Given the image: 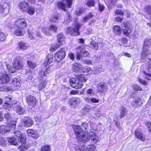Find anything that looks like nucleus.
I'll return each mask as SVG.
<instances>
[{
  "label": "nucleus",
  "mask_w": 151,
  "mask_h": 151,
  "mask_svg": "<svg viewBox=\"0 0 151 151\" xmlns=\"http://www.w3.org/2000/svg\"><path fill=\"white\" fill-rule=\"evenodd\" d=\"M73 128L77 139L80 142H86L89 140V138L85 134V131L84 129L87 130L88 126L85 123H83L81 127L73 125Z\"/></svg>",
  "instance_id": "f257e3e1"
},
{
  "label": "nucleus",
  "mask_w": 151,
  "mask_h": 151,
  "mask_svg": "<svg viewBox=\"0 0 151 151\" xmlns=\"http://www.w3.org/2000/svg\"><path fill=\"white\" fill-rule=\"evenodd\" d=\"M16 124V121H12L8 122L6 126L1 125L0 126V133L5 134L9 132L11 129H13L15 128Z\"/></svg>",
  "instance_id": "f03ea898"
},
{
  "label": "nucleus",
  "mask_w": 151,
  "mask_h": 151,
  "mask_svg": "<svg viewBox=\"0 0 151 151\" xmlns=\"http://www.w3.org/2000/svg\"><path fill=\"white\" fill-rule=\"evenodd\" d=\"M81 25L77 22L74 24V28L69 27L68 28L67 32L72 36H77L80 34L79 29Z\"/></svg>",
  "instance_id": "7ed1b4c3"
},
{
  "label": "nucleus",
  "mask_w": 151,
  "mask_h": 151,
  "mask_svg": "<svg viewBox=\"0 0 151 151\" xmlns=\"http://www.w3.org/2000/svg\"><path fill=\"white\" fill-rule=\"evenodd\" d=\"M77 58L80 60L83 57H88L89 53L83 47V46H79L76 48Z\"/></svg>",
  "instance_id": "20e7f679"
},
{
  "label": "nucleus",
  "mask_w": 151,
  "mask_h": 151,
  "mask_svg": "<svg viewBox=\"0 0 151 151\" xmlns=\"http://www.w3.org/2000/svg\"><path fill=\"white\" fill-rule=\"evenodd\" d=\"M22 58L19 56H17L14 60L13 66L15 70H19L23 66V63L21 60Z\"/></svg>",
  "instance_id": "39448f33"
},
{
  "label": "nucleus",
  "mask_w": 151,
  "mask_h": 151,
  "mask_svg": "<svg viewBox=\"0 0 151 151\" xmlns=\"http://www.w3.org/2000/svg\"><path fill=\"white\" fill-rule=\"evenodd\" d=\"M65 49L60 48L55 53V58L56 60L59 62L65 58Z\"/></svg>",
  "instance_id": "423d86ee"
},
{
  "label": "nucleus",
  "mask_w": 151,
  "mask_h": 151,
  "mask_svg": "<svg viewBox=\"0 0 151 151\" xmlns=\"http://www.w3.org/2000/svg\"><path fill=\"white\" fill-rule=\"evenodd\" d=\"M70 82L71 86L77 89L81 88L83 85V84L81 82L74 78L70 79Z\"/></svg>",
  "instance_id": "0eeeda50"
},
{
  "label": "nucleus",
  "mask_w": 151,
  "mask_h": 151,
  "mask_svg": "<svg viewBox=\"0 0 151 151\" xmlns=\"http://www.w3.org/2000/svg\"><path fill=\"white\" fill-rule=\"evenodd\" d=\"M72 2V0H63L62 1L58 2V6L65 11V8L70 6Z\"/></svg>",
  "instance_id": "6e6552de"
},
{
  "label": "nucleus",
  "mask_w": 151,
  "mask_h": 151,
  "mask_svg": "<svg viewBox=\"0 0 151 151\" xmlns=\"http://www.w3.org/2000/svg\"><path fill=\"white\" fill-rule=\"evenodd\" d=\"M57 39L59 44H57L55 46H51L50 49V50L55 51L59 48L63 44L62 42L64 41L65 37L62 33H60L57 36Z\"/></svg>",
  "instance_id": "1a4fd4ad"
},
{
  "label": "nucleus",
  "mask_w": 151,
  "mask_h": 151,
  "mask_svg": "<svg viewBox=\"0 0 151 151\" xmlns=\"http://www.w3.org/2000/svg\"><path fill=\"white\" fill-rule=\"evenodd\" d=\"M15 24L18 28L21 29H23L27 26L26 21L23 18L15 20Z\"/></svg>",
  "instance_id": "9d476101"
},
{
  "label": "nucleus",
  "mask_w": 151,
  "mask_h": 151,
  "mask_svg": "<svg viewBox=\"0 0 151 151\" xmlns=\"http://www.w3.org/2000/svg\"><path fill=\"white\" fill-rule=\"evenodd\" d=\"M13 107L17 112L19 115L23 114L25 111V109L22 107L19 103L17 102H14Z\"/></svg>",
  "instance_id": "9b49d317"
},
{
  "label": "nucleus",
  "mask_w": 151,
  "mask_h": 151,
  "mask_svg": "<svg viewBox=\"0 0 151 151\" xmlns=\"http://www.w3.org/2000/svg\"><path fill=\"white\" fill-rule=\"evenodd\" d=\"M27 103L29 106L32 108L35 105L36 102V99L35 97L31 95L27 96L26 98Z\"/></svg>",
  "instance_id": "f8f14e48"
},
{
  "label": "nucleus",
  "mask_w": 151,
  "mask_h": 151,
  "mask_svg": "<svg viewBox=\"0 0 151 151\" xmlns=\"http://www.w3.org/2000/svg\"><path fill=\"white\" fill-rule=\"evenodd\" d=\"M0 78V83L5 84L9 83L10 78L8 75L6 74V72L4 73H1Z\"/></svg>",
  "instance_id": "ddd939ff"
},
{
  "label": "nucleus",
  "mask_w": 151,
  "mask_h": 151,
  "mask_svg": "<svg viewBox=\"0 0 151 151\" xmlns=\"http://www.w3.org/2000/svg\"><path fill=\"white\" fill-rule=\"evenodd\" d=\"M15 136L18 137V141L21 144L25 143L26 142V138L19 131L14 132Z\"/></svg>",
  "instance_id": "4468645a"
},
{
  "label": "nucleus",
  "mask_w": 151,
  "mask_h": 151,
  "mask_svg": "<svg viewBox=\"0 0 151 151\" xmlns=\"http://www.w3.org/2000/svg\"><path fill=\"white\" fill-rule=\"evenodd\" d=\"M97 88L98 91L101 93L106 91L108 88L106 84L103 82L99 83L97 85Z\"/></svg>",
  "instance_id": "2eb2a0df"
},
{
  "label": "nucleus",
  "mask_w": 151,
  "mask_h": 151,
  "mask_svg": "<svg viewBox=\"0 0 151 151\" xmlns=\"http://www.w3.org/2000/svg\"><path fill=\"white\" fill-rule=\"evenodd\" d=\"M69 101L70 104L74 107L76 106L79 104L81 101L80 99L78 97H73L69 99Z\"/></svg>",
  "instance_id": "dca6fc26"
},
{
  "label": "nucleus",
  "mask_w": 151,
  "mask_h": 151,
  "mask_svg": "<svg viewBox=\"0 0 151 151\" xmlns=\"http://www.w3.org/2000/svg\"><path fill=\"white\" fill-rule=\"evenodd\" d=\"M27 133L28 136L32 137L34 139H36L39 137L38 132L32 129H28Z\"/></svg>",
  "instance_id": "f3484780"
},
{
  "label": "nucleus",
  "mask_w": 151,
  "mask_h": 151,
  "mask_svg": "<svg viewBox=\"0 0 151 151\" xmlns=\"http://www.w3.org/2000/svg\"><path fill=\"white\" fill-rule=\"evenodd\" d=\"M28 47V45L27 43L21 41L18 42L17 48L18 50H23L27 49Z\"/></svg>",
  "instance_id": "a211bd4d"
},
{
  "label": "nucleus",
  "mask_w": 151,
  "mask_h": 151,
  "mask_svg": "<svg viewBox=\"0 0 151 151\" xmlns=\"http://www.w3.org/2000/svg\"><path fill=\"white\" fill-rule=\"evenodd\" d=\"M72 68L75 72L81 73L82 65L79 63H75L73 64Z\"/></svg>",
  "instance_id": "6ab92c4d"
},
{
  "label": "nucleus",
  "mask_w": 151,
  "mask_h": 151,
  "mask_svg": "<svg viewBox=\"0 0 151 151\" xmlns=\"http://www.w3.org/2000/svg\"><path fill=\"white\" fill-rule=\"evenodd\" d=\"M96 148L93 145H89L88 146L87 149H85V147L83 146L81 148L79 149L76 148V151H96Z\"/></svg>",
  "instance_id": "aec40b11"
},
{
  "label": "nucleus",
  "mask_w": 151,
  "mask_h": 151,
  "mask_svg": "<svg viewBox=\"0 0 151 151\" xmlns=\"http://www.w3.org/2000/svg\"><path fill=\"white\" fill-rule=\"evenodd\" d=\"M33 124V122L29 117H27L23 119V125L25 127H29Z\"/></svg>",
  "instance_id": "412c9836"
},
{
  "label": "nucleus",
  "mask_w": 151,
  "mask_h": 151,
  "mask_svg": "<svg viewBox=\"0 0 151 151\" xmlns=\"http://www.w3.org/2000/svg\"><path fill=\"white\" fill-rule=\"evenodd\" d=\"M134 134L136 137L137 138L144 141L145 140V136L141 132V130L139 129H137L135 130Z\"/></svg>",
  "instance_id": "4be33fe9"
},
{
  "label": "nucleus",
  "mask_w": 151,
  "mask_h": 151,
  "mask_svg": "<svg viewBox=\"0 0 151 151\" xmlns=\"http://www.w3.org/2000/svg\"><path fill=\"white\" fill-rule=\"evenodd\" d=\"M29 6V4L25 2H21L19 5L20 10L21 11L25 12H26Z\"/></svg>",
  "instance_id": "5701e85b"
},
{
  "label": "nucleus",
  "mask_w": 151,
  "mask_h": 151,
  "mask_svg": "<svg viewBox=\"0 0 151 151\" xmlns=\"http://www.w3.org/2000/svg\"><path fill=\"white\" fill-rule=\"evenodd\" d=\"M36 9L35 7L29 5L26 12L30 16L33 15L35 13Z\"/></svg>",
  "instance_id": "b1692460"
},
{
  "label": "nucleus",
  "mask_w": 151,
  "mask_h": 151,
  "mask_svg": "<svg viewBox=\"0 0 151 151\" xmlns=\"http://www.w3.org/2000/svg\"><path fill=\"white\" fill-rule=\"evenodd\" d=\"M150 54V52L147 48L143 47V49L141 54V57L142 59H144L146 58L148 55Z\"/></svg>",
  "instance_id": "393cba45"
},
{
  "label": "nucleus",
  "mask_w": 151,
  "mask_h": 151,
  "mask_svg": "<svg viewBox=\"0 0 151 151\" xmlns=\"http://www.w3.org/2000/svg\"><path fill=\"white\" fill-rule=\"evenodd\" d=\"M113 30L114 34L115 35H119L121 34V28L119 26H114L113 27Z\"/></svg>",
  "instance_id": "a878e982"
},
{
  "label": "nucleus",
  "mask_w": 151,
  "mask_h": 151,
  "mask_svg": "<svg viewBox=\"0 0 151 151\" xmlns=\"http://www.w3.org/2000/svg\"><path fill=\"white\" fill-rule=\"evenodd\" d=\"M47 61H45L44 62L45 65H49L52 62L53 60V55L52 54H49L48 55L47 57Z\"/></svg>",
  "instance_id": "bb28decb"
},
{
  "label": "nucleus",
  "mask_w": 151,
  "mask_h": 151,
  "mask_svg": "<svg viewBox=\"0 0 151 151\" xmlns=\"http://www.w3.org/2000/svg\"><path fill=\"white\" fill-rule=\"evenodd\" d=\"M14 101L13 103L12 104L5 102L3 105V108L4 109H6L9 110L12 107L13 108V104H14Z\"/></svg>",
  "instance_id": "cd10ccee"
},
{
  "label": "nucleus",
  "mask_w": 151,
  "mask_h": 151,
  "mask_svg": "<svg viewBox=\"0 0 151 151\" xmlns=\"http://www.w3.org/2000/svg\"><path fill=\"white\" fill-rule=\"evenodd\" d=\"M19 80L18 78H15L13 79L12 81V84L14 86H16L17 88L20 86Z\"/></svg>",
  "instance_id": "c85d7f7f"
},
{
  "label": "nucleus",
  "mask_w": 151,
  "mask_h": 151,
  "mask_svg": "<svg viewBox=\"0 0 151 151\" xmlns=\"http://www.w3.org/2000/svg\"><path fill=\"white\" fill-rule=\"evenodd\" d=\"M104 71V69L101 66H99L94 68V73L95 74H98Z\"/></svg>",
  "instance_id": "c756f323"
},
{
  "label": "nucleus",
  "mask_w": 151,
  "mask_h": 151,
  "mask_svg": "<svg viewBox=\"0 0 151 151\" xmlns=\"http://www.w3.org/2000/svg\"><path fill=\"white\" fill-rule=\"evenodd\" d=\"M87 136L89 138V139H90L91 138V139L92 141H93V142L94 143H96L99 141V138L96 135L94 134H90V138Z\"/></svg>",
  "instance_id": "7c9ffc66"
},
{
  "label": "nucleus",
  "mask_w": 151,
  "mask_h": 151,
  "mask_svg": "<svg viewBox=\"0 0 151 151\" xmlns=\"http://www.w3.org/2000/svg\"><path fill=\"white\" fill-rule=\"evenodd\" d=\"M22 30L23 29L19 28L16 29L14 32V34L17 36H22L24 33Z\"/></svg>",
  "instance_id": "2f4dec72"
},
{
  "label": "nucleus",
  "mask_w": 151,
  "mask_h": 151,
  "mask_svg": "<svg viewBox=\"0 0 151 151\" xmlns=\"http://www.w3.org/2000/svg\"><path fill=\"white\" fill-rule=\"evenodd\" d=\"M47 82L45 80L42 81L38 86V88L39 90H41L45 88L46 86Z\"/></svg>",
  "instance_id": "473e14b6"
},
{
  "label": "nucleus",
  "mask_w": 151,
  "mask_h": 151,
  "mask_svg": "<svg viewBox=\"0 0 151 151\" xmlns=\"http://www.w3.org/2000/svg\"><path fill=\"white\" fill-rule=\"evenodd\" d=\"M151 45V39H146L144 42L143 47L147 48V47Z\"/></svg>",
  "instance_id": "72a5a7b5"
},
{
  "label": "nucleus",
  "mask_w": 151,
  "mask_h": 151,
  "mask_svg": "<svg viewBox=\"0 0 151 151\" xmlns=\"http://www.w3.org/2000/svg\"><path fill=\"white\" fill-rule=\"evenodd\" d=\"M127 110L125 108L122 107L121 108L120 110V116L121 118L124 117L127 114Z\"/></svg>",
  "instance_id": "f704fd0d"
},
{
  "label": "nucleus",
  "mask_w": 151,
  "mask_h": 151,
  "mask_svg": "<svg viewBox=\"0 0 151 151\" xmlns=\"http://www.w3.org/2000/svg\"><path fill=\"white\" fill-rule=\"evenodd\" d=\"M8 142L11 145H17V142L14 137L8 138Z\"/></svg>",
  "instance_id": "c9c22d12"
},
{
  "label": "nucleus",
  "mask_w": 151,
  "mask_h": 151,
  "mask_svg": "<svg viewBox=\"0 0 151 151\" xmlns=\"http://www.w3.org/2000/svg\"><path fill=\"white\" fill-rule=\"evenodd\" d=\"M27 63L28 66L32 69H34L36 66V64L30 60L27 61Z\"/></svg>",
  "instance_id": "e433bc0d"
},
{
  "label": "nucleus",
  "mask_w": 151,
  "mask_h": 151,
  "mask_svg": "<svg viewBox=\"0 0 151 151\" xmlns=\"http://www.w3.org/2000/svg\"><path fill=\"white\" fill-rule=\"evenodd\" d=\"M123 34L126 36H128L132 31L129 27H127L126 28H123Z\"/></svg>",
  "instance_id": "4c0bfd02"
},
{
  "label": "nucleus",
  "mask_w": 151,
  "mask_h": 151,
  "mask_svg": "<svg viewBox=\"0 0 151 151\" xmlns=\"http://www.w3.org/2000/svg\"><path fill=\"white\" fill-rule=\"evenodd\" d=\"M133 101L135 104L138 106H140L142 105V101L139 98L135 99Z\"/></svg>",
  "instance_id": "58836bf2"
},
{
  "label": "nucleus",
  "mask_w": 151,
  "mask_h": 151,
  "mask_svg": "<svg viewBox=\"0 0 151 151\" xmlns=\"http://www.w3.org/2000/svg\"><path fill=\"white\" fill-rule=\"evenodd\" d=\"M49 28L52 32H55L57 31L58 27L55 25H51L49 26Z\"/></svg>",
  "instance_id": "ea45409f"
},
{
  "label": "nucleus",
  "mask_w": 151,
  "mask_h": 151,
  "mask_svg": "<svg viewBox=\"0 0 151 151\" xmlns=\"http://www.w3.org/2000/svg\"><path fill=\"white\" fill-rule=\"evenodd\" d=\"M71 14L70 12H68L66 15V16L68 17V19L67 20H65L64 23L65 24H68L70 23L71 20V17L70 16Z\"/></svg>",
  "instance_id": "a19ab883"
},
{
  "label": "nucleus",
  "mask_w": 151,
  "mask_h": 151,
  "mask_svg": "<svg viewBox=\"0 0 151 151\" xmlns=\"http://www.w3.org/2000/svg\"><path fill=\"white\" fill-rule=\"evenodd\" d=\"M6 68L8 71L11 73H14L16 70L14 68H13L12 66L9 64H6Z\"/></svg>",
  "instance_id": "79ce46f5"
},
{
  "label": "nucleus",
  "mask_w": 151,
  "mask_h": 151,
  "mask_svg": "<svg viewBox=\"0 0 151 151\" xmlns=\"http://www.w3.org/2000/svg\"><path fill=\"white\" fill-rule=\"evenodd\" d=\"M42 32L46 35L50 36L52 35V32L50 30H49V28H44L43 29Z\"/></svg>",
  "instance_id": "37998d69"
},
{
  "label": "nucleus",
  "mask_w": 151,
  "mask_h": 151,
  "mask_svg": "<svg viewBox=\"0 0 151 151\" xmlns=\"http://www.w3.org/2000/svg\"><path fill=\"white\" fill-rule=\"evenodd\" d=\"M91 44L92 48L95 50H97L98 49V45L97 43L95 41H92L91 42Z\"/></svg>",
  "instance_id": "c03bdc74"
},
{
  "label": "nucleus",
  "mask_w": 151,
  "mask_h": 151,
  "mask_svg": "<svg viewBox=\"0 0 151 151\" xmlns=\"http://www.w3.org/2000/svg\"><path fill=\"white\" fill-rule=\"evenodd\" d=\"M91 71V68L88 67H87L86 68H83L82 66V73H87Z\"/></svg>",
  "instance_id": "a18cd8bd"
},
{
  "label": "nucleus",
  "mask_w": 151,
  "mask_h": 151,
  "mask_svg": "<svg viewBox=\"0 0 151 151\" xmlns=\"http://www.w3.org/2000/svg\"><path fill=\"white\" fill-rule=\"evenodd\" d=\"M58 19L59 17L58 15H54L50 18V20L52 22H56Z\"/></svg>",
  "instance_id": "49530a36"
},
{
  "label": "nucleus",
  "mask_w": 151,
  "mask_h": 151,
  "mask_svg": "<svg viewBox=\"0 0 151 151\" xmlns=\"http://www.w3.org/2000/svg\"><path fill=\"white\" fill-rule=\"evenodd\" d=\"M84 99H88V101L89 102L91 101L92 103H98L99 102V101L98 99H96V98H90L85 97Z\"/></svg>",
  "instance_id": "de8ad7c7"
},
{
  "label": "nucleus",
  "mask_w": 151,
  "mask_h": 151,
  "mask_svg": "<svg viewBox=\"0 0 151 151\" xmlns=\"http://www.w3.org/2000/svg\"><path fill=\"white\" fill-rule=\"evenodd\" d=\"M77 79L82 83L85 82L87 80V79L85 78L83 75H82L80 76Z\"/></svg>",
  "instance_id": "09e8293b"
},
{
  "label": "nucleus",
  "mask_w": 151,
  "mask_h": 151,
  "mask_svg": "<svg viewBox=\"0 0 151 151\" xmlns=\"http://www.w3.org/2000/svg\"><path fill=\"white\" fill-rule=\"evenodd\" d=\"M50 146L45 145L42 147L41 151H50Z\"/></svg>",
  "instance_id": "8fccbe9b"
},
{
  "label": "nucleus",
  "mask_w": 151,
  "mask_h": 151,
  "mask_svg": "<svg viewBox=\"0 0 151 151\" xmlns=\"http://www.w3.org/2000/svg\"><path fill=\"white\" fill-rule=\"evenodd\" d=\"M144 74L145 77L147 79L150 80L151 79V74L147 73V72L145 71H143L142 72Z\"/></svg>",
  "instance_id": "3c124183"
},
{
  "label": "nucleus",
  "mask_w": 151,
  "mask_h": 151,
  "mask_svg": "<svg viewBox=\"0 0 151 151\" xmlns=\"http://www.w3.org/2000/svg\"><path fill=\"white\" fill-rule=\"evenodd\" d=\"M86 4L88 6L91 7L94 6L95 4L93 0H88Z\"/></svg>",
  "instance_id": "603ef678"
},
{
  "label": "nucleus",
  "mask_w": 151,
  "mask_h": 151,
  "mask_svg": "<svg viewBox=\"0 0 151 151\" xmlns=\"http://www.w3.org/2000/svg\"><path fill=\"white\" fill-rule=\"evenodd\" d=\"M146 12L149 15H151V6H147L145 8Z\"/></svg>",
  "instance_id": "864d4df0"
},
{
  "label": "nucleus",
  "mask_w": 151,
  "mask_h": 151,
  "mask_svg": "<svg viewBox=\"0 0 151 151\" xmlns=\"http://www.w3.org/2000/svg\"><path fill=\"white\" fill-rule=\"evenodd\" d=\"M12 101V97L10 96L6 97L5 98V102H7V103L11 104L13 103V102H11Z\"/></svg>",
  "instance_id": "5fc2aeb1"
},
{
  "label": "nucleus",
  "mask_w": 151,
  "mask_h": 151,
  "mask_svg": "<svg viewBox=\"0 0 151 151\" xmlns=\"http://www.w3.org/2000/svg\"><path fill=\"white\" fill-rule=\"evenodd\" d=\"M115 15H120L123 16L124 15L123 12L121 10L116 9L114 12Z\"/></svg>",
  "instance_id": "6e6d98bb"
},
{
  "label": "nucleus",
  "mask_w": 151,
  "mask_h": 151,
  "mask_svg": "<svg viewBox=\"0 0 151 151\" xmlns=\"http://www.w3.org/2000/svg\"><path fill=\"white\" fill-rule=\"evenodd\" d=\"M6 4H4L3 5L0 4V13H4L6 9V7L5 6Z\"/></svg>",
  "instance_id": "4d7b16f0"
},
{
  "label": "nucleus",
  "mask_w": 151,
  "mask_h": 151,
  "mask_svg": "<svg viewBox=\"0 0 151 151\" xmlns=\"http://www.w3.org/2000/svg\"><path fill=\"white\" fill-rule=\"evenodd\" d=\"M86 93L87 94L92 96L94 95V92L93 89L90 88L87 90Z\"/></svg>",
  "instance_id": "13d9d810"
},
{
  "label": "nucleus",
  "mask_w": 151,
  "mask_h": 151,
  "mask_svg": "<svg viewBox=\"0 0 151 151\" xmlns=\"http://www.w3.org/2000/svg\"><path fill=\"white\" fill-rule=\"evenodd\" d=\"M149 60L148 63V65L147 67V70L149 72H151V58L148 59Z\"/></svg>",
  "instance_id": "bf43d9fd"
},
{
  "label": "nucleus",
  "mask_w": 151,
  "mask_h": 151,
  "mask_svg": "<svg viewBox=\"0 0 151 151\" xmlns=\"http://www.w3.org/2000/svg\"><path fill=\"white\" fill-rule=\"evenodd\" d=\"M1 89H3L2 90V91L6 92L11 91L13 89L10 86L4 87L3 88H1Z\"/></svg>",
  "instance_id": "052dcab7"
},
{
  "label": "nucleus",
  "mask_w": 151,
  "mask_h": 151,
  "mask_svg": "<svg viewBox=\"0 0 151 151\" xmlns=\"http://www.w3.org/2000/svg\"><path fill=\"white\" fill-rule=\"evenodd\" d=\"M98 6V8L99 11L102 12L104 9L105 7L103 4L99 3Z\"/></svg>",
  "instance_id": "680f3d73"
},
{
  "label": "nucleus",
  "mask_w": 151,
  "mask_h": 151,
  "mask_svg": "<svg viewBox=\"0 0 151 151\" xmlns=\"http://www.w3.org/2000/svg\"><path fill=\"white\" fill-rule=\"evenodd\" d=\"M6 39V36L4 33L0 32V40L1 41H4Z\"/></svg>",
  "instance_id": "e2e57ef3"
},
{
  "label": "nucleus",
  "mask_w": 151,
  "mask_h": 151,
  "mask_svg": "<svg viewBox=\"0 0 151 151\" xmlns=\"http://www.w3.org/2000/svg\"><path fill=\"white\" fill-rule=\"evenodd\" d=\"M133 88L134 90L136 91H141L142 90L140 87L138 86L137 85H134L133 86Z\"/></svg>",
  "instance_id": "0e129e2a"
},
{
  "label": "nucleus",
  "mask_w": 151,
  "mask_h": 151,
  "mask_svg": "<svg viewBox=\"0 0 151 151\" xmlns=\"http://www.w3.org/2000/svg\"><path fill=\"white\" fill-rule=\"evenodd\" d=\"M4 117L8 120H9L11 119V116L9 113H7L4 115Z\"/></svg>",
  "instance_id": "69168bd1"
},
{
  "label": "nucleus",
  "mask_w": 151,
  "mask_h": 151,
  "mask_svg": "<svg viewBox=\"0 0 151 151\" xmlns=\"http://www.w3.org/2000/svg\"><path fill=\"white\" fill-rule=\"evenodd\" d=\"M138 81L139 82V83L145 86H146L147 85V83L145 81L142 80L140 78H138Z\"/></svg>",
  "instance_id": "338daca9"
},
{
  "label": "nucleus",
  "mask_w": 151,
  "mask_h": 151,
  "mask_svg": "<svg viewBox=\"0 0 151 151\" xmlns=\"http://www.w3.org/2000/svg\"><path fill=\"white\" fill-rule=\"evenodd\" d=\"M79 93V91L78 90H72L71 91L70 94L71 95H76L77 94Z\"/></svg>",
  "instance_id": "774afa93"
}]
</instances>
